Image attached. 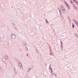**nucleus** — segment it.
<instances>
[{
	"label": "nucleus",
	"instance_id": "nucleus-1",
	"mask_svg": "<svg viewBox=\"0 0 78 78\" xmlns=\"http://www.w3.org/2000/svg\"><path fill=\"white\" fill-rule=\"evenodd\" d=\"M60 9L59 11L61 12V13H63V14H64L66 13V10H65V9L64 7V6H62L60 8H58V9Z\"/></svg>",
	"mask_w": 78,
	"mask_h": 78
},
{
	"label": "nucleus",
	"instance_id": "nucleus-2",
	"mask_svg": "<svg viewBox=\"0 0 78 78\" xmlns=\"http://www.w3.org/2000/svg\"><path fill=\"white\" fill-rule=\"evenodd\" d=\"M51 78H58L56 74L54 73H51Z\"/></svg>",
	"mask_w": 78,
	"mask_h": 78
},
{
	"label": "nucleus",
	"instance_id": "nucleus-3",
	"mask_svg": "<svg viewBox=\"0 0 78 78\" xmlns=\"http://www.w3.org/2000/svg\"><path fill=\"white\" fill-rule=\"evenodd\" d=\"M11 37L12 39H14L16 38V35L14 34H13L11 36Z\"/></svg>",
	"mask_w": 78,
	"mask_h": 78
},
{
	"label": "nucleus",
	"instance_id": "nucleus-4",
	"mask_svg": "<svg viewBox=\"0 0 78 78\" xmlns=\"http://www.w3.org/2000/svg\"><path fill=\"white\" fill-rule=\"evenodd\" d=\"M27 42L25 41H24L23 43V46H24L25 47L27 45Z\"/></svg>",
	"mask_w": 78,
	"mask_h": 78
},
{
	"label": "nucleus",
	"instance_id": "nucleus-5",
	"mask_svg": "<svg viewBox=\"0 0 78 78\" xmlns=\"http://www.w3.org/2000/svg\"><path fill=\"white\" fill-rule=\"evenodd\" d=\"M7 60V59L5 58H4L2 59V60L3 62H6Z\"/></svg>",
	"mask_w": 78,
	"mask_h": 78
},
{
	"label": "nucleus",
	"instance_id": "nucleus-6",
	"mask_svg": "<svg viewBox=\"0 0 78 78\" xmlns=\"http://www.w3.org/2000/svg\"><path fill=\"white\" fill-rule=\"evenodd\" d=\"M13 26V27L15 28V30H17V27H16V25L15 24V25Z\"/></svg>",
	"mask_w": 78,
	"mask_h": 78
},
{
	"label": "nucleus",
	"instance_id": "nucleus-7",
	"mask_svg": "<svg viewBox=\"0 0 78 78\" xmlns=\"http://www.w3.org/2000/svg\"><path fill=\"white\" fill-rule=\"evenodd\" d=\"M13 26V27L15 28V30H17V27H16V25L15 24V25Z\"/></svg>",
	"mask_w": 78,
	"mask_h": 78
},
{
	"label": "nucleus",
	"instance_id": "nucleus-8",
	"mask_svg": "<svg viewBox=\"0 0 78 78\" xmlns=\"http://www.w3.org/2000/svg\"><path fill=\"white\" fill-rule=\"evenodd\" d=\"M73 6L74 7V8L75 9H77V7H76V6L75 5H73Z\"/></svg>",
	"mask_w": 78,
	"mask_h": 78
},
{
	"label": "nucleus",
	"instance_id": "nucleus-9",
	"mask_svg": "<svg viewBox=\"0 0 78 78\" xmlns=\"http://www.w3.org/2000/svg\"><path fill=\"white\" fill-rule=\"evenodd\" d=\"M4 58L7 59L9 58V57H8L7 55H5Z\"/></svg>",
	"mask_w": 78,
	"mask_h": 78
},
{
	"label": "nucleus",
	"instance_id": "nucleus-10",
	"mask_svg": "<svg viewBox=\"0 0 78 78\" xmlns=\"http://www.w3.org/2000/svg\"><path fill=\"white\" fill-rule=\"evenodd\" d=\"M50 68V70L49 72H51V73L52 72H53V71L52 70V69L51 67Z\"/></svg>",
	"mask_w": 78,
	"mask_h": 78
},
{
	"label": "nucleus",
	"instance_id": "nucleus-11",
	"mask_svg": "<svg viewBox=\"0 0 78 78\" xmlns=\"http://www.w3.org/2000/svg\"><path fill=\"white\" fill-rule=\"evenodd\" d=\"M31 68H29L27 71V73H29V72H30V70H31Z\"/></svg>",
	"mask_w": 78,
	"mask_h": 78
},
{
	"label": "nucleus",
	"instance_id": "nucleus-12",
	"mask_svg": "<svg viewBox=\"0 0 78 78\" xmlns=\"http://www.w3.org/2000/svg\"><path fill=\"white\" fill-rule=\"evenodd\" d=\"M20 69L21 70H22V69H23V66H22V65L20 66Z\"/></svg>",
	"mask_w": 78,
	"mask_h": 78
},
{
	"label": "nucleus",
	"instance_id": "nucleus-13",
	"mask_svg": "<svg viewBox=\"0 0 78 78\" xmlns=\"http://www.w3.org/2000/svg\"><path fill=\"white\" fill-rule=\"evenodd\" d=\"M19 66H22V63H19Z\"/></svg>",
	"mask_w": 78,
	"mask_h": 78
},
{
	"label": "nucleus",
	"instance_id": "nucleus-14",
	"mask_svg": "<svg viewBox=\"0 0 78 78\" xmlns=\"http://www.w3.org/2000/svg\"><path fill=\"white\" fill-rule=\"evenodd\" d=\"M67 6H68V8H69H69H70V6L69 5L67 4V5H66Z\"/></svg>",
	"mask_w": 78,
	"mask_h": 78
},
{
	"label": "nucleus",
	"instance_id": "nucleus-15",
	"mask_svg": "<svg viewBox=\"0 0 78 78\" xmlns=\"http://www.w3.org/2000/svg\"><path fill=\"white\" fill-rule=\"evenodd\" d=\"M45 21H46V23H48V21L47 20V19L46 20H45Z\"/></svg>",
	"mask_w": 78,
	"mask_h": 78
},
{
	"label": "nucleus",
	"instance_id": "nucleus-16",
	"mask_svg": "<svg viewBox=\"0 0 78 78\" xmlns=\"http://www.w3.org/2000/svg\"><path fill=\"white\" fill-rule=\"evenodd\" d=\"M64 2L66 5L68 4L66 2L64 1Z\"/></svg>",
	"mask_w": 78,
	"mask_h": 78
},
{
	"label": "nucleus",
	"instance_id": "nucleus-17",
	"mask_svg": "<svg viewBox=\"0 0 78 78\" xmlns=\"http://www.w3.org/2000/svg\"><path fill=\"white\" fill-rule=\"evenodd\" d=\"M75 36L76 37H78V35H77V34H75Z\"/></svg>",
	"mask_w": 78,
	"mask_h": 78
},
{
	"label": "nucleus",
	"instance_id": "nucleus-18",
	"mask_svg": "<svg viewBox=\"0 0 78 78\" xmlns=\"http://www.w3.org/2000/svg\"><path fill=\"white\" fill-rule=\"evenodd\" d=\"M50 55H51V56H53V54L51 53V51L50 52Z\"/></svg>",
	"mask_w": 78,
	"mask_h": 78
},
{
	"label": "nucleus",
	"instance_id": "nucleus-19",
	"mask_svg": "<svg viewBox=\"0 0 78 78\" xmlns=\"http://www.w3.org/2000/svg\"><path fill=\"white\" fill-rule=\"evenodd\" d=\"M72 27H73V28H74V24H73V23H72Z\"/></svg>",
	"mask_w": 78,
	"mask_h": 78
},
{
	"label": "nucleus",
	"instance_id": "nucleus-20",
	"mask_svg": "<svg viewBox=\"0 0 78 78\" xmlns=\"http://www.w3.org/2000/svg\"><path fill=\"white\" fill-rule=\"evenodd\" d=\"M74 2V3H76V2H77V1H76V0H75Z\"/></svg>",
	"mask_w": 78,
	"mask_h": 78
},
{
	"label": "nucleus",
	"instance_id": "nucleus-21",
	"mask_svg": "<svg viewBox=\"0 0 78 78\" xmlns=\"http://www.w3.org/2000/svg\"><path fill=\"white\" fill-rule=\"evenodd\" d=\"M61 47H62V48H63V46H62V44H61Z\"/></svg>",
	"mask_w": 78,
	"mask_h": 78
},
{
	"label": "nucleus",
	"instance_id": "nucleus-22",
	"mask_svg": "<svg viewBox=\"0 0 78 78\" xmlns=\"http://www.w3.org/2000/svg\"><path fill=\"white\" fill-rule=\"evenodd\" d=\"M25 49H26V50H28V48L26 47Z\"/></svg>",
	"mask_w": 78,
	"mask_h": 78
},
{
	"label": "nucleus",
	"instance_id": "nucleus-23",
	"mask_svg": "<svg viewBox=\"0 0 78 78\" xmlns=\"http://www.w3.org/2000/svg\"><path fill=\"white\" fill-rule=\"evenodd\" d=\"M12 26H13L14 25H15V24L14 23H12Z\"/></svg>",
	"mask_w": 78,
	"mask_h": 78
},
{
	"label": "nucleus",
	"instance_id": "nucleus-24",
	"mask_svg": "<svg viewBox=\"0 0 78 78\" xmlns=\"http://www.w3.org/2000/svg\"><path fill=\"white\" fill-rule=\"evenodd\" d=\"M49 48H50V51H51V47H50V46H49Z\"/></svg>",
	"mask_w": 78,
	"mask_h": 78
},
{
	"label": "nucleus",
	"instance_id": "nucleus-25",
	"mask_svg": "<svg viewBox=\"0 0 78 78\" xmlns=\"http://www.w3.org/2000/svg\"><path fill=\"white\" fill-rule=\"evenodd\" d=\"M76 4V5H78V2H77Z\"/></svg>",
	"mask_w": 78,
	"mask_h": 78
},
{
	"label": "nucleus",
	"instance_id": "nucleus-26",
	"mask_svg": "<svg viewBox=\"0 0 78 78\" xmlns=\"http://www.w3.org/2000/svg\"><path fill=\"white\" fill-rule=\"evenodd\" d=\"M71 3L72 4H73V2H72V1H71Z\"/></svg>",
	"mask_w": 78,
	"mask_h": 78
},
{
	"label": "nucleus",
	"instance_id": "nucleus-27",
	"mask_svg": "<svg viewBox=\"0 0 78 78\" xmlns=\"http://www.w3.org/2000/svg\"><path fill=\"white\" fill-rule=\"evenodd\" d=\"M76 25H77L78 24V23L77 22H76Z\"/></svg>",
	"mask_w": 78,
	"mask_h": 78
},
{
	"label": "nucleus",
	"instance_id": "nucleus-28",
	"mask_svg": "<svg viewBox=\"0 0 78 78\" xmlns=\"http://www.w3.org/2000/svg\"><path fill=\"white\" fill-rule=\"evenodd\" d=\"M2 69V66H0V69Z\"/></svg>",
	"mask_w": 78,
	"mask_h": 78
},
{
	"label": "nucleus",
	"instance_id": "nucleus-29",
	"mask_svg": "<svg viewBox=\"0 0 78 78\" xmlns=\"http://www.w3.org/2000/svg\"><path fill=\"white\" fill-rule=\"evenodd\" d=\"M75 20V23H76V22H76V21L75 20Z\"/></svg>",
	"mask_w": 78,
	"mask_h": 78
},
{
	"label": "nucleus",
	"instance_id": "nucleus-30",
	"mask_svg": "<svg viewBox=\"0 0 78 78\" xmlns=\"http://www.w3.org/2000/svg\"><path fill=\"white\" fill-rule=\"evenodd\" d=\"M73 0V1L74 2L76 0Z\"/></svg>",
	"mask_w": 78,
	"mask_h": 78
},
{
	"label": "nucleus",
	"instance_id": "nucleus-31",
	"mask_svg": "<svg viewBox=\"0 0 78 78\" xmlns=\"http://www.w3.org/2000/svg\"><path fill=\"white\" fill-rule=\"evenodd\" d=\"M27 56H28V54L27 55Z\"/></svg>",
	"mask_w": 78,
	"mask_h": 78
},
{
	"label": "nucleus",
	"instance_id": "nucleus-32",
	"mask_svg": "<svg viewBox=\"0 0 78 78\" xmlns=\"http://www.w3.org/2000/svg\"><path fill=\"white\" fill-rule=\"evenodd\" d=\"M60 15L61 16H61V14H60Z\"/></svg>",
	"mask_w": 78,
	"mask_h": 78
},
{
	"label": "nucleus",
	"instance_id": "nucleus-33",
	"mask_svg": "<svg viewBox=\"0 0 78 78\" xmlns=\"http://www.w3.org/2000/svg\"><path fill=\"white\" fill-rule=\"evenodd\" d=\"M61 1H62V0H61Z\"/></svg>",
	"mask_w": 78,
	"mask_h": 78
}]
</instances>
